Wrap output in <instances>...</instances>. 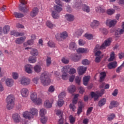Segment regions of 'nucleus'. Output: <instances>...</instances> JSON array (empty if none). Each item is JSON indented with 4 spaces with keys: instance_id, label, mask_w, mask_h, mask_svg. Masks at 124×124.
Returning a JSON list of instances; mask_svg holds the SVG:
<instances>
[{
    "instance_id": "f257e3e1",
    "label": "nucleus",
    "mask_w": 124,
    "mask_h": 124,
    "mask_svg": "<svg viewBox=\"0 0 124 124\" xmlns=\"http://www.w3.org/2000/svg\"><path fill=\"white\" fill-rule=\"evenodd\" d=\"M111 41L112 38H109L106 40L101 46L97 45L95 46L94 49V53L95 54V56L96 57L95 59L96 62H100V60H101L102 57H103V55L101 54V52H100V51H98V50H103V49H105L106 47H108V46L110 45Z\"/></svg>"
},
{
    "instance_id": "f03ea898",
    "label": "nucleus",
    "mask_w": 124,
    "mask_h": 124,
    "mask_svg": "<svg viewBox=\"0 0 124 124\" xmlns=\"http://www.w3.org/2000/svg\"><path fill=\"white\" fill-rule=\"evenodd\" d=\"M40 79L44 86H48L50 84V81L49 78H48V74L46 72L41 74Z\"/></svg>"
},
{
    "instance_id": "7ed1b4c3",
    "label": "nucleus",
    "mask_w": 124,
    "mask_h": 124,
    "mask_svg": "<svg viewBox=\"0 0 124 124\" xmlns=\"http://www.w3.org/2000/svg\"><path fill=\"white\" fill-rule=\"evenodd\" d=\"M55 37L58 41H62V39H65V38L68 37V33L66 31H64L61 32L60 34H56Z\"/></svg>"
},
{
    "instance_id": "20e7f679",
    "label": "nucleus",
    "mask_w": 124,
    "mask_h": 124,
    "mask_svg": "<svg viewBox=\"0 0 124 124\" xmlns=\"http://www.w3.org/2000/svg\"><path fill=\"white\" fill-rule=\"evenodd\" d=\"M104 92H105L104 89H102L100 92H97L94 93L92 92L91 93V96L92 98H94V100H97L99 96H101L104 93Z\"/></svg>"
},
{
    "instance_id": "39448f33",
    "label": "nucleus",
    "mask_w": 124,
    "mask_h": 124,
    "mask_svg": "<svg viewBox=\"0 0 124 124\" xmlns=\"http://www.w3.org/2000/svg\"><path fill=\"white\" fill-rule=\"evenodd\" d=\"M79 97V94H76L74 95V98L73 99V104H70L69 107L72 110V111H75L76 109V107H75V104H77L78 101V97Z\"/></svg>"
},
{
    "instance_id": "423d86ee",
    "label": "nucleus",
    "mask_w": 124,
    "mask_h": 124,
    "mask_svg": "<svg viewBox=\"0 0 124 124\" xmlns=\"http://www.w3.org/2000/svg\"><path fill=\"white\" fill-rule=\"evenodd\" d=\"M20 82L22 86H28L31 84V79L27 77H23L20 78Z\"/></svg>"
},
{
    "instance_id": "0eeeda50",
    "label": "nucleus",
    "mask_w": 124,
    "mask_h": 124,
    "mask_svg": "<svg viewBox=\"0 0 124 124\" xmlns=\"http://www.w3.org/2000/svg\"><path fill=\"white\" fill-rule=\"evenodd\" d=\"M30 115L32 116V119H34V117L38 116V109L36 108H31L29 109Z\"/></svg>"
},
{
    "instance_id": "6e6552de",
    "label": "nucleus",
    "mask_w": 124,
    "mask_h": 124,
    "mask_svg": "<svg viewBox=\"0 0 124 124\" xmlns=\"http://www.w3.org/2000/svg\"><path fill=\"white\" fill-rule=\"evenodd\" d=\"M116 24H117V20L115 19H107L106 21V25L109 27V28H112V27H114L116 26Z\"/></svg>"
},
{
    "instance_id": "1a4fd4ad",
    "label": "nucleus",
    "mask_w": 124,
    "mask_h": 124,
    "mask_svg": "<svg viewBox=\"0 0 124 124\" xmlns=\"http://www.w3.org/2000/svg\"><path fill=\"white\" fill-rule=\"evenodd\" d=\"M20 93L23 97H27V96H28L30 92L28 89L24 88L20 90Z\"/></svg>"
},
{
    "instance_id": "9d476101",
    "label": "nucleus",
    "mask_w": 124,
    "mask_h": 124,
    "mask_svg": "<svg viewBox=\"0 0 124 124\" xmlns=\"http://www.w3.org/2000/svg\"><path fill=\"white\" fill-rule=\"evenodd\" d=\"M5 84L7 87H13V85H14V80L12 78H7L5 80Z\"/></svg>"
},
{
    "instance_id": "9b49d317",
    "label": "nucleus",
    "mask_w": 124,
    "mask_h": 124,
    "mask_svg": "<svg viewBox=\"0 0 124 124\" xmlns=\"http://www.w3.org/2000/svg\"><path fill=\"white\" fill-rule=\"evenodd\" d=\"M25 70L29 74L32 73V65L28 64L25 65Z\"/></svg>"
},
{
    "instance_id": "f8f14e48",
    "label": "nucleus",
    "mask_w": 124,
    "mask_h": 124,
    "mask_svg": "<svg viewBox=\"0 0 124 124\" xmlns=\"http://www.w3.org/2000/svg\"><path fill=\"white\" fill-rule=\"evenodd\" d=\"M84 32L83 30L81 29H76L73 32V35L74 36L77 37H79V36H81L82 35V33Z\"/></svg>"
},
{
    "instance_id": "ddd939ff",
    "label": "nucleus",
    "mask_w": 124,
    "mask_h": 124,
    "mask_svg": "<svg viewBox=\"0 0 124 124\" xmlns=\"http://www.w3.org/2000/svg\"><path fill=\"white\" fill-rule=\"evenodd\" d=\"M12 118L15 123H20V122H21V117H20V115L18 113L14 114Z\"/></svg>"
},
{
    "instance_id": "4468645a",
    "label": "nucleus",
    "mask_w": 124,
    "mask_h": 124,
    "mask_svg": "<svg viewBox=\"0 0 124 124\" xmlns=\"http://www.w3.org/2000/svg\"><path fill=\"white\" fill-rule=\"evenodd\" d=\"M22 116L23 118H25V119H28V120H32V117L31 116V113L29 111H24L22 114Z\"/></svg>"
},
{
    "instance_id": "2eb2a0df",
    "label": "nucleus",
    "mask_w": 124,
    "mask_h": 124,
    "mask_svg": "<svg viewBox=\"0 0 124 124\" xmlns=\"http://www.w3.org/2000/svg\"><path fill=\"white\" fill-rule=\"evenodd\" d=\"M77 52L81 54H87L90 52V50L89 48L80 47L77 49Z\"/></svg>"
},
{
    "instance_id": "dca6fc26",
    "label": "nucleus",
    "mask_w": 124,
    "mask_h": 124,
    "mask_svg": "<svg viewBox=\"0 0 124 124\" xmlns=\"http://www.w3.org/2000/svg\"><path fill=\"white\" fill-rule=\"evenodd\" d=\"M87 70V67L80 66L78 68V72L79 75H83L86 71Z\"/></svg>"
},
{
    "instance_id": "f3484780",
    "label": "nucleus",
    "mask_w": 124,
    "mask_h": 124,
    "mask_svg": "<svg viewBox=\"0 0 124 124\" xmlns=\"http://www.w3.org/2000/svg\"><path fill=\"white\" fill-rule=\"evenodd\" d=\"M52 104H53V101L46 100L44 102V106L46 108H51Z\"/></svg>"
},
{
    "instance_id": "a211bd4d",
    "label": "nucleus",
    "mask_w": 124,
    "mask_h": 124,
    "mask_svg": "<svg viewBox=\"0 0 124 124\" xmlns=\"http://www.w3.org/2000/svg\"><path fill=\"white\" fill-rule=\"evenodd\" d=\"M99 21L96 20H93L91 23L90 26L93 29H96L100 25Z\"/></svg>"
},
{
    "instance_id": "6ab92c4d",
    "label": "nucleus",
    "mask_w": 124,
    "mask_h": 124,
    "mask_svg": "<svg viewBox=\"0 0 124 124\" xmlns=\"http://www.w3.org/2000/svg\"><path fill=\"white\" fill-rule=\"evenodd\" d=\"M11 35H14V36H23V35H25V33L24 32H16L15 31H11Z\"/></svg>"
},
{
    "instance_id": "aec40b11",
    "label": "nucleus",
    "mask_w": 124,
    "mask_h": 124,
    "mask_svg": "<svg viewBox=\"0 0 124 124\" xmlns=\"http://www.w3.org/2000/svg\"><path fill=\"white\" fill-rule=\"evenodd\" d=\"M15 100V97L12 94L9 95L6 98V102H11V103H14Z\"/></svg>"
},
{
    "instance_id": "412c9836",
    "label": "nucleus",
    "mask_w": 124,
    "mask_h": 124,
    "mask_svg": "<svg viewBox=\"0 0 124 124\" xmlns=\"http://www.w3.org/2000/svg\"><path fill=\"white\" fill-rule=\"evenodd\" d=\"M76 90V87L74 85H71L68 87L67 91L70 93H73Z\"/></svg>"
},
{
    "instance_id": "4be33fe9",
    "label": "nucleus",
    "mask_w": 124,
    "mask_h": 124,
    "mask_svg": "<svg viewBox=\"0 0 124 124\" xmlns=\"http://www.w3.org/2000/svg\"><path fill=\"white\" fill-rule=\"evenodd\" d=\"M30 98L31 101L34 103L37 98V93L36 92L32 93L30 95Z\"/></svg>"
},
{
    "instance_id": "5701e85b",
    "label": "nucleus",
    "mask_w": 124,
    "mask_h": 124,
    "mask_svg": "<svg viewBox=\"0 0 124 124\" xmlns=\"http://www.w3.org/2000/svg\"><path fill=\"white\" fill-rule=\"evenodd\" d=\"M24 40H26V37H21L16 40V44H22V43L24 42Z\"/></svg>"
},
{
    "instance_id": "b1692460",
    "label": "nucleus",
    "mask_w": 124,
    "mask_h": 124,
    "mask_svg": "<svg viewBox=\"0 0 124 124\" xmlns=\"http://www.w3.org/2000/svg\"><path fill=\"white\" fill-rule=\"evenodd\" d=\"M108 69H112L117 67V62H113L109 63L108 65Z\"/></svg>"
},
{
    "instance_id": "393cba45",
    "label": "nucleus",
    "mask_w": 124,
    "mask_h": 124,
    "mask_svg": "<svg viewBox=\"0 0 124 124\" xmlns=\"http://www.w3.org/2000/svg\"><path fill=\"white\" fill-rule=\"evenodd\" d=\"M78 104V109L77 114L78 115V116H79L81 114V113H82V111L83 106H82V101H79Z\"/></svg>"
},
{
    "instance_id": "a878e982",
    "label": "nucleus",
    "mask_w": 124,
    "mask_h": 124,
    "mask_svg": "<svg viewBox=\"0 0 124 124\" xmlns=\"http://www.w3.org/2000/svg\"><path fill=\"white\" fill-rule=\"evenodd\" d=\"M122 29H118L115 31V35H120V34H122L124 32V22H123L122 25Z\"/></svg>"
},
{
    "instance_id": "bb28decb",
    "label": "nucleus",
    "mask_w": 124,
    "mask_h": 124,
    "mask_svg": "<svg viewBox=\"0 0 124 124\" xmlns=\"http://www.w3.org/2000/svg\"><path fill=\"white\" fill-rule=\"evenodd\" d=\"M38 13V8H34L32 11L31 12L30 15L31 17H35Z\"/></svg>"
},
{
    "instance_id": "cd10ccee",
    "label": "nucleus",
    "mask_w": 124,
    "mask_h": 124,
    "mask_svg": "<svg viewBox=\"0 0 124 124\" xmlns=\"http://www.w3.org/2000/svg\"><path fill=\"white\" fill-rule=\"evenodd\" d=\"M65 17L66 19V20H67V21H74V16L70 14H67L65 16Z\"/></svg>"
},
{
    "instance_id": "c85d7f7f",
    "label": "nucleus",
    "mask_w": 124,
    "mask_h": 124,
    "mask_svg": "<svg viewBox=\"0 0 124 124\" xmlns=\"http://www.w3.org/2000/svg\"><path fill=\"white\" fill-rule=\"evenodd\" d=\"M51 16L54 19H59L60 18V13L53 11L51 13Z\"/></svg>"
},
{
    "instance_id": "c756f323",
    "label": "nucleus",
    "mask_w": 124,
    "mask_h": 124,
    "mask_svg": "<svg viewBox=\"0 0 124 124\" xmlns=\"http://www.w3.org/2000/svg\"><path fill=\"white\" fill-rule=\"evenodd\" d=\"M69 69V66L66 65L65 66L62 67L61 70V72L62 74H67L68 73V70Z\"/></svg>"
},
{
    "instance_id": "7c9ffc66",
    "label": "nucleus",
    "mask_w": 124,
    "mask_h": 124,
    "mask_svg": "<svg viewBox=\"0 0 124 124\" xmlns=\"http://www.w3.org/2000/svg\"><path fill=\"white\" fill-rule=\"evenodd\" d=\"M34 71L36 73H39V72H41V70L42 68H41V66L39 65H36L33 67Z\"/></svg>"
},
{
    "instance_id": "2f4dec72",
    "label": "nucleus",
    "mask_w": 124,
    "mask_h": 124,
    "mask_svg": "<svg viewBox=\"0 0 124 124\" xmlns=\"http://www.w3.org/2000/svg\"><path fill=\"white\" fill-rule=\"evenodd\" d=\"M119 105V103L118 102L112 101L110 103V105L109 106V109H112V108H114V107H117Z\"/></svg>"
},
{
    "instance_id": "473e14b6",
    "label": "nucleus",
    "mask_w": 124,
    "mask_h": 124,
    "mask_svg": "<svg viewBox=\"0 0 124 124\" xmlns=\"http://www.w3.org/2000/svg\"><path fill=\"white\" fill-rule=\"evenodd\" d=\"M9 31H10V26L8 25H5L3 27V31L4 34H7V33L9 32Z\"/></svg>"
},
{
    "instance_id": "72a5a7b5",
    "label": "nucleus",
    "mask_w": 124,
    "mask_h": 124,
    "mask_svg": "<svg viewBox=\"0 0 124 124\" xmlns=\"http://www.w3.org/2000/svg\"><path fill=\"white\" fill-rule=\"evenodd\" d=\"M91 78L90 76H85L83 78V84L84 86H87L88 85V83H89V81H90V78Z\"/></svg>"
},
{
    "instance_id": "f704fd0d",
    "label": "nucleus",
    "mask_w": 124,
    "mask_h": 124,
    "mask_svg": "<svg viewBox=\"0 0 124 124\" xmlns=\"http://www.w3.org/2000/svg\"><path fill=\"white\" fill-rule=\"evenodd\" d=\"M46 25L47 28H49V29H53L55 27V25L54 24H52V22H51L49 20H47L46 23Z\"/></svg>"
},
{
    "instance_id": "c9c22d12",
    "label": "nucleus",
    "mask_w": 124,
    "mask_h": 124,
    "mask_svg": "<svg viewBox=\"0 0 124 124\" xmlns=\"http://www.w3.org/2000/svg\"><path fill=\"white\" fill-rule=\"evenodd\" d=\"M31 54L33 57H37L39 54L38 50L35 48L32 49L31 50Z\"/></svg>"
},
{
    "instance_id": "e433bc0d",
    "label": "nucleus",
    "mask_w": 124,
    "mask_h": 124,
    "mask_svg": "<svg viewBox=\"0 0 124 124\" xmlns=\"http://www.w3.org/2000/svg\"><path fill=\"white\" fill-rule=\"evenodd\" d=\"M82 8L83 11L89 13L90 12V7L87 5L83 4L82 5Z\"/></svg>"
},
{
    "instance_id": "4c0bfd02",
    "label": "nucleus",
    "mask_w": 124,
    "mask_h": 124,
    "mask_svg": "<svg viewBox=\"0 0 124 124\" xmlns=\"http://www.w3.org/2000/svg\"><path fill=\"white\" fill-rule=\"evenodd\" d=\"M7 103V108L8 110H11L14 107V103H11L10 102H6Z\"/></svg>"
},
{
    "instance_id": "58836bf2",
    "label": "nucleus",
    "mask_w": 124,
    "mask_h": 124,
    "mask_svg": "<svg viewBox=\"0 0 124 124\" xmlns=\"http://www.w3.org/2000/svg\"><path fill=\"white\" fill-rule=\"evenodd\" d=\"M106 77V73L105 72H102L100 73V81L103 82L104 80V79Z\"/></svg>"
},
{
    "instance_id": "ea45409f",
    "label": "nucleus",
    "mask_w": 124,
    "mask_h": 124,
    "mask_svg": "<svg viewBox=\"0 0 124 124\" xmlns=\"http://www.w3.org/2000/svg\"><path fill=\"white\" fill-rule=\"evenodd\" d=\"M106 103V99L103 98L99 101L98 105V106H99V107H101L102 106H103V105H104Z\"/></svg>"
},
{
    "instance_id": "a19ab883",
    "label": "nucleus",
    "mask_w": 124,
    "mask_h": 124,
    "mask_svg": "<svg viewBox=\"0 0 124 124\" xmlns=\"http://www.w3.org/2000/svg\"><path fill=\"white\" fill-rule=\"evenodd\" d=\"M36 57H34V56L30 57L29 58V62L30 63H34L36 62Z\"/></svg>"
},
{
    "instance_id": "79ce46f5",
    "label": "nucleus",
    "mask_w": 124,
    "mask_h": 124,
    "mask_svg": "<svg viewBox=\"0 0 124 124\" xmlns=\"http://www.w3.org/2000/svg\"><path fill=\"white\" fill-rule=\"evenodd\" d=\"M81 59V57L78 56L77 55H74L72 57V60L73 61V62H79L80 60Z\"/></svg>"
},
{
    "instance_id": "37998d69",
    "label": "nucleus",
    "mask_w": 124,
    "mask_h": 124,
    "mask_svg": "<svg viewBox=\"0 0 124 124\" xmlns=\"http://www.w3.org/2000/svg\"><path fill=\"white\" fill-rule=\"evenodd\" d=\"M33 103L36 104V105H41L42 104V99L40 98H37Z\"/></svg>"
},
{
    "instance_id": "c03bdc74",
    "label": "nucleus",
    "mask_w": 124,
    "mask_h": 124,
    "mask_svg": "<svg viewBox=\"0 0 124 124\" xmlns=\"http://www.w3.org/2000/svg\"><path fill=\"white\" fill-rule=\"evenodd\" d=\"M47 111L45 108H41L40 110V116L43 117L46 115Z\"/></svg>"
},
{
    "instance_id": "a18cd8bd",
    "label": "nucleus",
    "mask_w": 124,
    "mask_h": 124,
    "mask_svg": "<svg viewBox=\"0 0 124 124\" xmlns=\"http://www.w3.org/2000/svg\"><path fill=\"white\" fill-rule=\"evenodd\" d=\"M54 10L55 11H57L56 12H58V13H60L61 11H62V8L57 5H54Z\"/></svg>"
},
{
    "instance_id": "49530a36",
    "label": "nucleus",
    "mask_w": 124,
    "mask_h": 124,
    "mask_svg": "<svg viewBox=\"0 0 124 124\" xmlns=\"http://www.w3.org/2000/svg\"><path fill=\"white\" fill-rule=\"evenodd\" d=\"M77 48V46L75 43H71L69 46V49L70 50H76Z\"/></svg>"
},
{
    "instance_id": "de8ad7c7",
    "label": "nucleus",
    "mask_w": 124,
    "mask_h": 124,
    "mask_svg": "<svg viewBox=\"0 0 124 124\" xmlns=\"http://www.w3.org/2000/svg\"><path fill=\"white\" fill-rule=\"evenodd\" d=\"M84 37H85L87 39H88L89 40L93 39V35L92 34L86 33L85 34Z\"/></svg>"
},
{
    "instance_id": "09e8293b",
    "label": "nucleus",
    "mask_w": 124,
    "mask_h": 124,
    "mask_svg": "<svg viewBox=\"0 0 124 124\" xmlns=\"http://www.w3.org/2000/svg\"><path fill=\"white\" fill-rule=\"evenodd\" d=\"M116 118V115L114 113L110 114L108 116V121H113V120Z\"/></svg>"
},
{
    "instance_id": "8fccbe9b",
    "label": "nucleus",
    "mask_w": 124,
    "mask_h": 124,
    "mask_svg": "<svg viewBox=\"0 0 124 124\" xmlns=\"http://www.w3.org/2000/svg\"><path fill=\"white\" fill-rule=\"evenodd\" d=\"M55 114L57 115V116H59L60 117H62V114H63V112L62 111L61 109H57L55 110Z\"/></svg>"
},
{
    "instance_id": "3c124183",
    "label": "nucleus",
    "mask_w": 124,
    "mask_h": 124,
    "mask_svg": "<svg viewBox=\"0 0 124 124\" xmlns=\"http://www.w3.org/2000/svg\"><path fill=\"white\" fill-rule=\"evenodd\" d=\"M12 76L15 80H17L18 78H19V74L17 72H13L12 74Z\"/></svg>"
},
{
    "instance_id": "603ef678",
    "label": "nucleus",
    "mask_w": 124,
    "mask_h": 124,
    "mask_svg": "<svg viewBox=\"0 0 124 124\" xmlns=\"http://www.w3.org/2000/svg\"><path fill=\"white\" fill-rule=\"evenodd\" d=\"M33 44V41L32 40H29L27 42L24 43V46H28V45L31 46Z\"/></svg>"
},
{
    "instance_id": "864d4df0",
    "label": "nucleus",
    "mask_w": 124,
    "mask_h": 124,
    "mask_svg": "<svg viewBox=\"0 0 124 124\" xmlns=\"http://www.w3.org/2000/svg\"><path fill=\"white\" fill-rule=\"evenodd\" d=\"M19 9L21 11H22V12H27V11H29V7H27L26 6H24V7L20 6Z\"/></svg>"
},
{
    "instance_id": "5fc2aeb1",
    "label": "nucleus",
    "mask_w": 124,
    "mask_h": 124,
    "mask_svg": "<svg viewBox=\"0 0 124 124\" xmlns=\"http://www.w3.org/2000/svg\"><path fill=\"white\" fill-rule=\"evenodd\" d=\"M61 77L62 80L66 81V80H67V79H68L69 75L68 74H62Z\"/></svg>"
},
{
    "instance_id": "6e6d98bb",
    "label": "nucleus",
    "mask_w": 124,
    "mask_h": 124,
    "mask_svg": "<svg viewBox=\"0 0 124 124\" xmlns=\"http://www.w3.org/2000/svg\"><path fill=\"white\" fill-rule=\"evenodd\" d=\"M65 94H66V93L64 92H63L60 93L58 95L59 99L62 100V99L63 98V97H65Z\"/></svg>"
},
{
    "instance_id": "4d7b16f0",
    "label": "nucleus",
    "mask_w": 124,
    "mask_h": 124,
    "mask_svg": "<svg viewBox=\"0 0 124 124\" xmlns=\"http://www.w3.org/2000/svg\"><path fill=\"white\" fill-rule=\"evenodd\" d=\"M69 120L70 121V124H73L74 123H75L76 118L75 117H73V115H70L69 117Z\"/></svg>"
},
{
    "instance_id": "13d9d810",
    "label": "nucleus",
    "mask_w": 124,
    "mask_h": 124,
    "mask_svg": "<svg viewBox=\"0 0 124 124\" xmlns=\"http://www.w3.org/2000/svg\"><path fill=\"white\" fill-rule=\"evenodd\" d=\"M96 12H102V13H104L105 12V9L104 8H102L101 7H98L96 8Z\"/></svg>"
},
{
    "instance_id": "bf43d9fd",
    "label": "nucleus",
    "mask_w": 124,
    "mask_h": 124,
    "mask_svg": "<svg viewBox=\"0 0 124 124\" xmlns=\"http://www.w3.org/2000/svg\"><path fill=\"white\" fill-rule=\"evenodd\" d=\"M14 15L15 16L16 18H22L24 17V15L20 13H18L17 12H14Z\"/></svg>"
},
{
    "instance_id": "052dcab7",
    "label": "nucleus",
    "mask_w": 124,
    "mask_h": 124,
    "mask_svg": "<svg viewBox=\"0 0 124 124\" xmlns=\"http://www.w3.org/2000/svg\"><path fill=\"white\" fill-rule=\"evenodd\" d=\"M110 86L108 84H105V83H102L100 85V88H105V89H109Z\"/></svg>"
},
{
    "instance_id": "680f3d73",
    "label": "nucleus",
    "mask_w": 124,
    "mask_h": 124,
    "mask_svg": "<svg viewBox=\"0 0 124 124\" xmlns=\"http://www.w3.org/2000/svg\"><path fill=\"white\" fill-rule=\"evenodd\" d=\"M107 13L108 15H113L115 13V10L114 9H108L107 11Z\"/></svg>"
},
{
    "instance_id": "e2e57ef3",
    "label": "nucleus",
    "mask_w": 124,
    "mask_h": 124,
    "mask_svg": "<svg viewBox=\"0 0 124 124\" xmlns=\"http://www.w3.org/2000/svg\"><path fill=\"white\" fill-rule=\"evenodd\" d=\"M82 78L80 76H77L75 78V82L77 84L80 85V83H81V79Z\"/></svg>"
},
{
    "instance_id": "0e129e2a",
    "label": "nucleus",
    "mask_w": 124,
    "mask_h": 124,
    "mask_svg": "<svg viewBox=\"0 0 124 124\" xmlns=\"http://www.w3.org/2000/svg\"><path fill=\"white\" fill-rule=\"evenodd\" d=\"M41 117H42L41 118V122L42 124H46V123H47V121L48 120V118L45 117V116Z\"/></svg>"
},
{
    "instance_id": "69168bd1",
    "label": "nucleus",
    "mask_w": 124,
    "mask_h": 124,
    "mask_svg": "<svg viewBox=\"0 0 124 124\" xmlns=\"http://www.w3.org/2000/svg\"><path fill=\"white\" fill-rule=\"evenodd\" d=\"M76 70L75 69V68H71L70 69L68 73L70 75H73V74H75V73H76Z\"/></svg>"
},
{
    "instance_id": "338daca9",
    "label": "nucleus",
    "mask_w": 124,
    "mask_h": 124,
    "mask_svg": "<svg viewBox=\"0 0 124 124\" xmlns=\"http://www.w3.org/2000/svg\"><path fill=\"white\" fill-rule=\"evenodd\" d=\"M63 104H64V101H63L62 100L59 99L57 102L58 106H59V107H62Z\"/></svg>"
},
{
    "instance_id": "774afa93",
    "label": "nucleus",
    "mask_w": 124,
    "mask_h": 124,
    "mask_svg": "<svg viewBox=\"0 0 124 124\" xmlns=\"http://www.w3.org/2000/svg\"><path fill=\"white\" fill-rule=\"evenodd\" d=\"M114 60H115V53L114 52H112L110 55V58L108 59V62H112Z\"/></svg>"
}]
</instances>
